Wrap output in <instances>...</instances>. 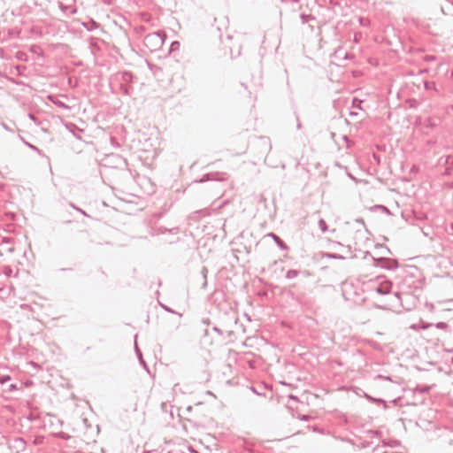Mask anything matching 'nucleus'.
I'll list each match as a JSON object with an SVG mask.
<instances>
[{"label":"nucleus","mask_w":453,"mask_h":453,"mask_svg":"<svg viewBox=\"0 0 453 453\" xmlns=\"http://www.w3.org/2000/svg\"><path fill=\"white\" fill-rule=\"evenodd\" d=\"M308 418H309V416H306V415H303V416L302 417V419H303V420H307Z\"/></svg>","instance_id":"obj_37"},{"label":"nucleus","mask_w":453,"mask_h":453,"mask_svg":"<svg viewBox=\"0 0 453 453\" xmlns=\"http://www.w3.org/2000/svg\"><path fill=\"white\" fill-rule=\"evenodd\" d=\"M300 18L302 19V23L303 24H305V23H307L310 20H314L315 19V17H313L312 15H311V14H303V13L300 15Z\"/></svg>","instance_id":"obj_15"},{"label":"nucleus","mask_w":453,"mask_h":453,"mask_svg":"<svg viewBox=\"0 0 453 453\" xmlns=\"http://www.w3.org/2000/svg\"><path fill=\"white\" fill-rule=\"evenodd\" d=\"M39 442H42V440H39V441L35 440V444H37V443H39Z\"/></svg>","instance_id":"obj_39"},{"label":"nucleus","mask_w":453,"mask_h":453,"mask_svg":"<svg viewBox=\"0 0 453 453\" xmlns=\"http://www.w3.org/2000/svg\"><path fill=\"white\" fill-rule=\"evenodd\" d=\"M268 236H270L273 239V241L275 242V243L280 250H288V245L275 234L270 233V234H268Z\"/></svg>","instance_id":"obj_5"},{"label":"nucleus","mask_w":453,"mask_h":453,"mask_svg":"<svg viewBox=\"0 0 453 453\" xmlns=\"http://www.w3.org/2000/svg\"><path fill=\"white\" fill-rule=\"evenodd\" d=\"M330 242L334 245V246H341V247H343V244L340 242H335V241H330Z\"/></svg>","instance_id":"obj_28"},{"label":"nucleus","mask_w":453,"mask_h":453,"mask_svg":"<svg viewBox=\"0 0 453 453\" xmlns=\"http://www.w3.org/2000/svg\"><path fill=\"white\" fill-rule=\"evenodd\" d=\"M70 205H71L73 209H75V210H77V209H78V207H76V205H74L73 203H70Z\"/></svg>","instance_id":"obj_38"},{"label":"nucleus","mask_w":453,"mask_h":453,"mask_svg":"<svg viewBox=\"0 0 453 453\" xmlns=\"http://www.w3.org/2000/svg\"><path fill=\"white\" fill-rule=\"evenodd\" d=\"M447 326V324L444 322H440L437 324L438 328H445Z\"/></svg>","instance_id":"obj_29"},{"label":"nucleus","mask_w":453,"mask_h":453,"mask_svg":"<svg viewBox=\"0 0 453 453\" xmlns=\"http://www.w3.org/2000/svg\"><path fill=\"white\" fill-rule=\"evenodd\" d=\"M77 211H80L81 214H83L85 216L87 215L86 212L83 210L80 209V208H78Z\"/></svg>","instance_id":"obj_35"},{"label":"nucleus","mask_w":453,"mask_h":453,"mask_svg":"<svg viewBox=\"0 0 453 453\" xmlns=\"http://www.w3.org/2000/svg\"><path fill=\"white\" fill-rule=\"evenodd\" d=\"M27 145L33 150L36 151L38 154L42 155V152L41 150H39L36 146L33 145V144H30V143H27Z\"/></svg>","instance_id":"obj_22"},{"label":"nucleus","mask_w":453,"mask_h":453,"mask_svg":"<svg viewBox=\"0 0 453 453\" xmlns=\"http://www.w3.org/2000/svg\"><path fill=\"white\" fill-rule=\"evenodd\" d=\"M48 98L50 99V101H51L56 106L59 107V108H63L65 110H70V106L67 105L65 103L62 102L61 100H59L58 98H57L56 96H49Z\"/></svg>","instance_id":"obj_6"},{"label":"nucleus","mask_w":453,"mask_h":453,"mask_svg":"<svg viewBox=\"0 0 453 453\" xmlns=\"http://www.w3.org/2000/svg\"><path fill=\"white\" fill-rule=\"evenodd\" d=\"M259 142L262 146L265 147L266 151H270V150L272 149L271 142L268 137H260Z\"/></svg>","instance_id":"obj_10"},{"label":"nucleus","mask_w":453,"mask_h":453,"mask_svg":"<svg viewBox=\"0 0 453 453\" xmlns=\"http://www.w3.org/2000/svg\"><path fill=\"white\" fill-rule=\"evenodd\" d=\"M159 232L160 234H165V233H170V234H177L180 233V228L179 227H173V228H166V227H164V226H161L159 228Z\"/></svg>","instance_id":"obj_11"},{"label":"nucleus","mask_w":453,"mask_h":453,"mask_svg":"<svg viewBox=\"0 0 453 453\" xmlns=\"http://www.w3.org/2000/svg\"><path fill=\"white\" fill-rule=\"evenodd\" d=\"M192 452H194V453H197V452H196V451H195V450H192Z\"/></svg>","instance_id":"obj_43"},{"label":"nucleus","mask_w":453,"mask_h":453,"mask_svg":"<svg viewBox=\"0 0 453 453\" xmlns=\"http://www.w3.org/2000/svg\"><path fill=\"white\" fill-rule=\"evenodd\" d=\"M380 208H381L382 210H384V211H387L388 213H389V211L387 207L383 206V205H380Z\"/></svg>","instance_id":"obj_34"},{"label":"nucleus","mask_w":453,"mask_h":453,"mask_svg":"<svg viewBox=\"0 0 453 453\" xmlns=\"http://www.w3.org/2000/svg\"><path fill=\"white\" fill-rule=\"evenodd\" d=\"M445 163L448 165H453V156H447Z\"/></svg>","instance_id":"obj_26"},{"label":"nucleus","mask_w":453,"mask_h":453,"mask_svg":"<svg viewBox=\"0 0 453 453\" xmlns=\"http://www.w3.org/2000/svg\"><path fill=\"white\" fill-rule=\"evenodd\" d=\"M93 26L94 27H97L96 23L95 21H93Z\"/></svg>","instance_id":"obj_41"},{"label":"nucleus","mask_w":453,"mask_h":453,"mask_svg":"<svg viewBox=\"0 0 453 453\" xmlns=\"http://www.w3.org/2000/svg\"><path fill=\"white\" fill-rule=\"evenodd\" d=\"M296 127H297L298 129H301V128H302V123H301V121L299 120V119H298V118H297V126H296Z\"/></svg>","instance_id":"obj_33"},{"label":"nucleus","mask_w":453,"mask_h":453,"mask_svg":"<svg viewBox=\"0 0 453 453\" xmlns=\"http://www.w3.org/2000/svg\"><path fill=\"white\" fill-rule=\"evenodd\" d=\"M60 8L64 12H68L70 14L76 12V9L70 5H64L63 4H60Z\"/></svg>","instance_id":"obj_13"},{"label":"nucleus","mask_w":453,"mask_h":453,"mask_svg":"<svg viewBox=\"0 0 453 453\" xmlns=\"http://www.w3.org/2000/svg\"><path fill=\"white\" fill-rule=\"evenodd\" d=\"M212 175H218V173H207V174H204L200 180H199V182H204V181H207L209 180H213L214 178L211 177Z\"/></svg>","instance_id":"obj_17"},{"label":"nucleus","mask_w":453,"mask_h":453,"mask_svg":"<svg viewBox=\"0 0 453 453\" xmlns=\"http://www.w3.org/2000/svg\"><path fill=\"white\" fill-rule=\"evenodd\" d=\"M435 59H436V57L434 55H426L424 58V60L426 62H432V61H434Z\"/></svg>","instance_id":"obj_21"},{"label":"nucleus","mask_w":453,"mask_h":453,"mask_svg":"<svg viewBox=\"0 0 453 453\" xmlns=\"http://www.w3.org/2000/svg\"><path fill=\"white\" fill-rule=\"evenodd\" d=\"M39 442H42V440H39V441L35 440V444H37V443H39Z\"/></svg>","instance_id":"obj_40"},{"label":"nucleus","mask_w":453,"mask_h":453,"mask_svg":"<svg viewBox=\"0 0 453 453\" xmlns=\"http://www.w3.org/2000/svg\"><path fill=\"white\" fill-rule=\"evenodd\" d=\"M319 227L323 233L327 231V224L323 219L319 220Z\"/></svg>","instance_id":"obj_16"},{"label":"nucleus","mask_w":453,"mask_h":453,"mask_svg":"<svg viewBox=\"0 0 453 453\" xmlns=\"http://www.w3.org/2000/svg\"><path fill=\"white\" fill-rule=\"evenodd\" d=\"M392 283L388 280H384L378 287H376V292L380 295H387L390 292Z\"/></svg>","instance_id":"obj_4"},{"label":"nucleus","mask_w":453,"mask_h":453,"mask_svg":"<svg viewBox=\"0 0 453 453\" xmlns=\"http://www.w3.org/2000/svg\"><path fill=\"white\" fill-rule=\"evenodd\" d=\"M4 273H5L6 275L10 276V275H11V273H12V269H11L10 267L5 268V269H4Z\"/></svg>","instance_id":"obj_30"},{"label":"nucleus","mask_w":453,"mask_h":453,"mask_svg":"<svg viewBox=\"0 0 453 453\" xmlns=\"http://www.w3.org/2000/svg\"><path fill=\"white\" fill-rule=\"evenodd\" d=\"M28 118L33 120L35 124L39 125L40 124V121L38 120V119L35 116V114L33 113H28Z\"/></svg>","instance_id":"obj_23"},{"label":"nucleus","mask_w":453,"mask_h":453,"mask_svg":"<svg viewBox=\"0 0 453 453\" xmlns=\"http://www.w3.org/2000/svg\"><path fill=\"white\" fill-rule=\"evenodd\" d=\"M194 214H201L203 217L208 216L210 213L206 210H201L196 211Z\"/></svg>","instance_id":"obj_25"},{"label":"nucleus","mask_w":453,"mask_h":453,"mask_svg":"<svg viewBox=\"0 0 453 453\" xmlns=\"http://www.w3.org/2000/svg\"><path fill=\"white\" fill-rule=\"evenodd\" d=\"M119 88L127 96H130L133 92V87L130 84L120 83Z\"/></svg>","instance_id":"obj_9"},{"label":"nucleus","mask_w":453,"mask_h":453,"mask_svg":"<svg viewBox=\"0 0 453 453\" xmlns=\"http://www.w3.org/2000/svg\"><path fill=\"white\" fill-rule=\"evenodd\" d=\"M300 272L295 269L288 270L286 273V278L288 280H292L296 278L299 275Z\"/></svg>","instance_id":"obj_12"},{"label":"nucleus","mask_w":453,"mask_h":453,"mask_svg":"<svg viewBox=\"0 0 453 453\" xmlns=\"http://www.w3.org/2000/svg\"><path fill=\"white\" fill-rule=\"evenodd\" d=\"M134 75L131 72L124 71L115 73L114 79L119 83L130 84L133 81Z\"/></svg>","instance_id":"obj_3"},{"label":"nucleus","mask_w":453,"mask_h":453,"mask_svg":"<svg viewBox=\"0 0 453 453\" xmlns=\"http://www.w3.org/2000/svg\"><path fill=\"white\" fill-rule=\"evenodd\" d=\"M365 397H366L368 400H370L371 402H372V403H383V404H384V406H386V402H385L384 400H382V399H376V398H373V397H372V396H370V395H365Z\"/></svg>","instance_id":"obj_18"},{"label":"nucleus","mask_w":453,"mask_h":453,"mask_svg":"<svg viewBox=\"0 0 453 453\" xmlns=\"http://www.w3.org/2000/svg\"><path fill=\"white\" fill-rule=\"evenodd\" d=\"M160 306L166 311L168 312H171V313H177L176 311H174L173 310H172L170 307L163 304V303H160Z\"/></svg>","instance_id":"obj_24"},{"label":"nucleus","mask_w":453,"mask_h":453,"mask_svg":"<svg viewBox=\"0 0 453 453\" xmlns=\"http://www.w3.org/2000/svg\"><path fill=\"white\" fill-rule=\"evenodd\" d=\"M168 453H184V452L180 451V452H168Z\"/></svg>","instance_id":"obj_42"},{"label":"nucleus","mask_w":453,"mask_h":453,"mask_svg":"<svg viewBox=\"0 0 453 453\" xmlns=\"http://www.w3.org/2000/svg\"><path fill=\"white\" fill-rule=\"evenodd\" d=\"M26 444V441L21 437L15 438L13 441V447L18 450H24Z\"/></svg>","instance_id":"obj_7"},{"label":"nucleus","mask_w":453,"mask_h":453,"mask_svg":"<svg viewBox=\"0 0 453 453\" xmlns=\"http://www.w3.org/2000/svg\"><path fill=\"white\" fill-rule=\"evenodd\" d=\"M425 89L427 91L434 90L437 91V88L434 82L433 81H425L424 82Z\"/></svg>","instance_id":"obj_14"},{"label":"nucleus","mask_w":453,"mask_h":453,"mask_svg":"<svg viewBox=\"0 0 453 453\" xmlns=\"http://www.w3.org/2000/svg\"><path fill=\"white\" fill-rule=\"evenodd\" d=\"M320 256L322 258L326 257V258L338 259V260L345 259L344 256L336 254V253L321 252Z\"/></svg>","instance_id":"obj_8"},{"label":"nucleus","mask_w":453,"mask_h":453,"mask_svg":"<svg viewBox=\"0 0 453 453\" xmlns=\"http://www.w3.org/2000/svg\"><path fill=\"white\" fill-rule=\"evenodd\" d=\"M180 48V42L178 41H174L171 43L170 51L178 50Z\"/></svg>","instance_id":"obj_19"},{"label":"nucleus","mask_w":453,"mask_h":453,"mask_svg":"<svg viewBox=\"0 0 453 453\" xmlns=\"http://www.w3.org/2000/svg\"><path fill=\"white\" fill-rule=\"evenodd\" d=\"M213 330L215 332H217L220 336L223 335V332L219 328H218L217 326H214Z\"/></svg>","instance_id":"obj_31"},{"label":"nucleus","mask_w":453,"mask_h":453,"mask_svg":"<svg viewBox=\"0 0 453 453\" xmlns=\"http://www.w3.org/2000/svg\"><path fill=\"white\" fill-rule=\"evenodd\" d=\"M374 265L378 267L388 270H395L398 267L397 260L386 257L375 258Z\"/></svg>","instance_id":"obj_2"},{"label":"nucleus","mask_w":453,"mask_h":453,"mask_svg":"<svg viewBox=\"0 0 453 453\" xmlns=\"http://www.w3.org/2000/svg\"><path fill=\"white\" fill-rule=\"evenodd\" d=\"M11 380V376L9 375H2L0 376V384H4L7 381Z\"/></svg>","instance_id":"obj_20"},{"label":"nucleus","mask_w":453,"mask_h":453,"mask_svg":"<svg viewBox=\"0 0 453 453\" xmlns=\"http://www.w3.org/2000/svg\"><path fill=\"white\" fill-rule=\"evenodd\" d=\"M15 388H16V385H15V384H11V385L9 386V391H12V390H13V389H15Z\"/></svg>","instance_id":"obj_32"},{"label":"nucleus","mask_w":453,"mask_h":453,"mask_svg":"<svg viewBox=\"0 0 453 453\" xmlns=\"http://www.w3.org/2000/svg\"><path fill=\"white\" fill-rule=\"evenodd\" d=\"M427 72H428V70H427V69H423V70H420L419 73H421V74H422V73H427Z\"/></svg>","instance_id":"obj_36"},{"label":"nucleus","mask_w":453,"mask_h":453,"mask_svg":"<svg viewBox=\"0 0 453 453\" xmlns=\"http://www.w3.org/2000/svg\"><path fill=\"white\" fill-rule=\"evenodd\" d=\"M166 35L165 32L157 31L147 35L144 37V45L151 51H156L164 45Z\"/></svg>","instance_id":"obj_1"},{"label":"nucleus","mask_w":453,"mask_h":453,"mask_svg":"<svg viewBox=\"0 0 453 453\" xmlns=\"http://www.w3.org/2000/svg\"><path fill=\"white\" fill-rule=\"evenodd\" d=\"M136 353H137V355L139 357L140 362L142 364H143L144 366H146L145 362L143 361V359L142 357V353H141V351L137 348H136Z\"/></svg>","instance_id":"obj_27"}]
</instances>
